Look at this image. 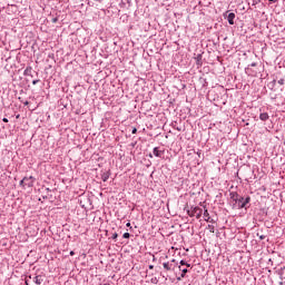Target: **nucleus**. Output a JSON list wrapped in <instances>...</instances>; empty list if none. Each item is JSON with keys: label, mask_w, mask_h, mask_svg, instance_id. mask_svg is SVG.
Wrapping results in <instances>:
<instances>
[{"label": "nucleus", "mask_w": 285, "mask_h": 285, "mask_svg": "<svg viewBox=\"0 0 285 285\" xmlns=\"http://www.w3.org/2000/svg\"><path fill=\"white\" fill-rule=\"evenodd\" d=\"M259 119H261V121H268V119H269L268 112L259 114Z\"/></svg>", "instance_id": "0eeeda50"}, {"label": "nucleus", "mask_w": 285, "mask_h": 285, "mask_svg": "<svg viewBox=\"0 0 285 285\" xmlns=\"http://www.w3.org/2000/svg\"><path fill=\"white\" fill-rule=\"evenodd\" d=\"M269 1V3H277V1H279V0H268Z\"/></svg>", "instance_id": "412c9836"}, {"label": "nucleus", "mask_w": 285, "mask_h": 285, "mask_svg": "<svg viewBox=\"0 0 285 285\" xmlns=\"http://www.w3.org/2000/svg\"><path fill=\"white\" fill-rule=\"evenodd\" d=\"M284 82H285L284 78H281V79L277 81V83H278L279 86H284Z\"/></svg>", "instance_id": "4468645a"}, {"label": "nucleus", "mask_w": 285, "mask_h": 285, "mask_svg": "<svg viewBox=\"0 0 285 285\" xmlns=\"http://www.w3.org/2000/svg\"><path fill=\"white\" fill-rule=\"evenodd\" d=\"M30 179L28 178H23L21 181H20V186H30Z\"/></svg>", "instance_id": "9d476101"}, {"label": "nucleus", "mask_w": 285, "mask_h": 285, "mask_svg": "<svg viewBox=\"0 0 285 285\" xmlns=\"http://www.w3.org/2000/svg\"><path fill=\"white\" fill-rule=\"evenodd\" d=\"M171 263H175V259H171Z\"/></svg>", "instance_id": "f704fd0d"}, {"label": "nucleus", "mask_w": 285, "mask_h": 285, "mask_svg": "<svg viewBox=\"0 0 285 285\" xmlns=\"http://www.w3.org/2000/svg\"><path fill=\"white\" fill-rule=\"evenodd\" d=\"M204 219L208 222L209 224H215V219L210 218V214L208 213V209H204Z\"/></svg>", "instance_id": "20e7f679"}, {"label": "nucleus", "mask_w": 285, "mask_h": 285, "mask_svg": "<svg viewBox=\"0 0 285 285\" xmlns=\"http://www.w3.org/2000/svg\"><path fill=\"white\" fill-rule=\"evenodd\" d=\"M149 157L153 158V154H150Z\"/></svg>", "instance_id": "72a5a7b5"}, {"label": "nucleus", "mask_w": 285, "mask_h": 285, "mask_svg": "<svg viewBox=\"0 0 285 285\" xmlns=\"http://www.w3.org/2000/svg\"><path fill=\"white\" fill-rule=\"evenodd\" d=\"M239 197H240V196H238L236 199L233 200L234 204H236V206H237V204H239Z\"/></svg>", "instance_id": "f3484780"}, {"label": "nucleus", "mask_w": 285, "mask_h": 285, "mask_svg": "<svg viewBox=\"0 0 285 285\" xmlns=\"http://www.w3.org/2000/svg\"><path fill=\"white\" fill-rule=\"evenodd\" d=\"M259 239H266V236L261 235V236H259Z\"/></svg>", "instance_id": "393cba45"}, {"label": "nucleus", "mask_w": 285, "mask_h": 285, "mask_svg": "<svg viewBox=\"0 0 285 285\" xmlns=\"http://www.w3.org/2000/svg\"><path fill=\"white\" fill-rule=\"evenodd\" d=\"M275 83H277V80H273L272 82H269V86H271L272 88H275Z\"/></svg>", "instance_id": "2eb2a0df"}, {"label": "nucleus", "mask_w": 285, "mask_h": 285, "mask_svg": "<svg viewBox=\"0 0 285 285\" xmlns=\"http://www.w3.org/2000/svg\"><path fill=\"white\" fill-rule=\"evenodd\" d=\"M209 233H215V225H208Z\"/></svg>", "instance_id": "f8f14e48"}, {"label": "nucleus", "mask_w": 285, "mask_h": 285, "mask_svg": "<svg viewBox=\"0 0 285 285\" xmlns=\"http://www.w3.org/2000/svg\"><path fill=\"white\" fill-rule=\"evenodd\" d=\"M248 204H250V196H246V198L240 196L238 198V204H233V208L236 210H242V208H247L246 206H248Z\"/></svg>", "instance_id": "f257e3e1"}, {"label": "nucleus", "mask_w": 285, "mask_h": 285, "mask_svg": "<svg viewBox=\"0 0 285 285\" xmlns=\"http://www.w3.org/2000/svg\"><path fill=\"white\" fill-rule=\"evenodd\" d=\"M227 21H228L229 26H235V13L234 12L228 13Z\"/></svg>", "instance_id": "423d86ee"}, {"label": "nucleus", "mask_w": 285, "mask_h": 285, "mask_svg": "<svg viewBox=\"0 0 285 285\" xmlns=\"http://www.w3.org/2000/svg\"><path fill=\"white\" fill-rule=\"evenodd\" d=\"M181 279H184V277H181V274H180V276L177 277V282H181Z\"/></svg>", "instance_id": "aec40b11"}, {"label": "nucleus", "mask_w": 285, "mask_h": 285, "mask_svg": "<svg viewBox=\"0 0 285 285\" xmlns=\"http://www.w3.org/2000/svg\"><path fill=\"white\" fill-rule=\"evenodd\" d=\"M117 237H119V235L117 233H114L111 239H117Z\"/></svg>", "instance_id": "dca6fc26"}, {"label": "nucleus", "mask_w": 285, "mask_h": 285, "mask_svg": "<svg viewBox=\"0 0 285 285\" xmlns=\"http://www.w3.org/2000/svg\"><path fill=\"white\" fill-rule=\"evenodd\" d=\"M131 134H132V135H137V128H134V129L131 130Z\"/></svg>", "instance_id": "6ab92c4d"}, {"label": "nucleus", "mask_w": 285, "mask_h": 285, "mask_svg": "<svg viewBox=\"0 0 285 285\" xmlns=\"http://www.w3.org/2000/svg\"><path fill=\"white\" fill-rule=\"evenodd\" d=\"M153 153H154V157H159V158L164 157V149H160L159 147H155Z\"/></svg>", "instance_id": "39448f33"}, {"label": "nucleus", "mask_w": 285, "mask_h": 285, "mask_svg": "<svg viewBox=\"0 0 285 285\" xmlns=\"http://www.w3.org/2000/svg\"><path fill=\"white\" fill-rule=\"evenodd\" d=\"M95 1H97L98 3H102L104 2V0H95Z\"/></svg>", "instance_id": "cd10ccee"}, {"label": "nucleus", "mask_w": 285, "mask_h": 285, "mask_svg": "<svg viewBox=\"0 0 285 285\" xmlns=\"http://www.w3.org/2000/svg\"><path fill=\"white\" fill-rule=\"evenodd\" d=\"M259 3V0H253V6H257Z\"/></svg>", "instance_id": "a211bd4d"}, {"label": "nucleus", "mask_w": 285, "mask_h": 285, "mask_svg": "<svg viewBox=\"0 0 285 285\" xmlns=\"http://www.w3.org/2000/svg\"><path fill=\"white\" fill-rule=\"evenodd\" d=\"M127 228H132V226L130 225V223L126 224Z\"/></svg>", "instance_id": "5701e85b"}, {"label": "nucleus", "mask_w": 285, "mask_h": 285, "mask_svg": "<svg viewBox=\"0 0 285 285\" xmlns=\"http://www.w3.org/2000/svg\"><path fill=\"white\" fill-rule=\"evenodd\" d=\"M255 66H257V62H252V63H250V67H252V68H255Z\"/></svg>", "instance_id": "4be33fe9"}, {"label": "nucleus", "mask_w": 285, "mask_h": 285, "mask_svg": "<svg viewBox=\"0 0 285 285\" xmlns=\"http://www.w3.org/2000/svg\"><path fill=\"white\" fill-rule=\"evenodd\" d=\"M122 237H124V239H130V233H125V234L122 235Z\"/></svg>", "instance_id": "ddd939ff"}, {"label": "nucleus", "mask_w": 285, "mask_h": 285, "mask_svg": "<svg viewBox=\"0 0 285 285\" xmlns=\"http://www.w3.org/2000/svg\"><path fill=\"white\" fill-rule=\"evenodd\" d=\"M157 261V257L153 256V262H156Z\"/></svg>", "instance_id": "c756f323"}, {"label": "nucleus", "mask_w": 285, "mask_h": 285, "mask_svg": "<svg viewBox=\"0 0 285 285\" xmlns=\"http://www.w3.org/2000/svg\"><path fill=\"white\" fill-rule=\"evenodd\" d=\"M176 130H178V132H181V128L177 127Z\"/></svg>", "instance_id": "c85d7f7f"}, {"label": "nucleus", "mask_w": 285, "mask_h": 285, "mask_svg": "<svg viewBox=\"0 0 285 285\" xmlns=\"http://www.w3.org/2000/svg\"><path fill=\"white\" fill-rule=\"evenodd\" d=\"M229 197H230L232 200H235V199H237V198L239 197V194H237V193H235V191H232V193L229 194Z\"/></svg>", "instance_id": "9b49d317"}, {"label": "nucleus", "mask_w": 285, "mask_h": 285, "mask_svg": "<svg viewBox=\"0 0 285 285\" xmlns=\"http://www.w3.org/2000/svg\"><path fill=\"white\" fill-rule=\"evenodd\" d=\"M52 21H53V23H57V18H53V20H52Z\"/></svg>", "instance_id": "7c9ffc66"}, {"label": "nucleus", "mask_w": 285, "mask_h": 285, "mask_svg": "<svg viewBox=\"0 0 285 285\" xmlns=\"http://www.w3.org/2000/svg\"><path fill=\"white\" fill-rule=\"evenodd\" d=\"M32 83H37V80H33Z\"/></svg>", "instance_id": "473e14b6"}, {"label": "nucleus", "mask_w": 285, "mask_h": 285, "mask_svg": "<svg viewBox=\"0 0 285 285\" xmlns=\"http://www.w3.org/2000/svg\"><path fill=\"white\" fill-rule=\"evenodd\" d=\"M203 213L204 210L200 207H191L190 210H187V215L189 217H196V219H199Z\"/></svg>", "instance_id": "f03ea898"}, {"label": "nucleus", "mask_w": 285, "mask_h": 285, "mask_svg": "<svg viewBox=\"0 0 285 285\" xmlns=\"http://www.w3.org/2000/svg\"><path fill=\"white\" fill-rule=\"evenodd\" d=\"M153 268H155V266L154 265H149V269L153 271Z\"/></svg>", "instance_id": "bb28decb"}, {"label": "nucleus", "mask_w": 285, "mask_h": 285, "mask_svg": "<svg viewBox=\"0 0 285 285\" xmlns=\"http://www.w3.org/2000/svg\"><path fill=\"white\" fill-rule=\"evenodd\" d=\"M196 59L199 61V59H202V55H198Z\"/></svg>", "instance_id": "a878e982"}, {"label": "nucleus", "mask_w": 285, "mask_h": 285, "mask_svg": "<svg viewBox=\"0 0 285 285\" xmlns=\"http://www.w3.org/2000/svg\"><path fill=\"white\" fill-rule=\"evenodd\" d=\"M178 269L181 272V277H186V273H188V268H190V264L184 259L179 262ZM186 266V267H183Z\"/></svg>", "instance_id": "7ed1b4c3"}, {"label": "nucleus", "mask_w": 285, "mask_h": 285, "mask_svg": "<svg viewBox=\"0 0 285 285\" xmlns=\"http://www.w3.org/2000/svg\"><path fill=\"white\" fill-rule=\"evenodd\" d=\"M110 179V171H105L101 174V180L102 181H108Z\"/></svg>", "instance_id": "6e6552de"}, {"label": "nucleus", "mask_w": 285, "mask_h": 285, "mask_svg": "<svg viewBox=\"0 0 285 285\" xmlns=\"http://www.w3.org/2000/svg\"><path fill=\"white\" fill-rule=\"evenodd\" d=\"M163 267L165 271H173V264H170V262L163 263Z\"/></svg>", "instance_id": "1a4fd4ad"}, {"label": "nucleus", "mask_w": 285, "mask_h": 285, "mask_svg": "<svg viewBox=\"0 0 285 285\" xmlns=\"http://www.w3.org/2000/svg\"><path fill=\"white\" fill-rule=\"evenodd\" d=\"M70 255H75V252H70Z\"/></svg>", "instance_id": "2f4dec72"}, {"label": "nucleus", "mask_w": 285, "mask_h": 285, "mask_svg": "<svg viewBox=\"0 0 285 285\" xmlns=\"http://www.w3.org/2000/svg\"><path fill=\"white\" fill-rule=\"evenodd\" d=\"M2 121H3L4 124H8V118H3Z\"/></svg>", "instance_id": "b1692460"}, {"label": "nucleus", "mask_w": 285, "mask_h": 285, "mask_svg": "<svg viewBox=\"0 0 285 285\" xmlns=\"http://www.w3.org/2000/svg\"><path fill=\"white\" fill-rule=\"evenodd\" d=\"M37 284H41V283H39V281H38Z\"/></svg>", "instance_id": "c9c22d12"}]
</instances>
